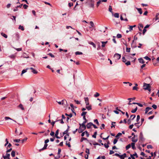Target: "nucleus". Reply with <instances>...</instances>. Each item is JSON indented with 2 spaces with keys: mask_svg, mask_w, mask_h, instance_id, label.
<instances>
[{
  "mask_svg": "<svg viewBox=\"0 0 159 159\" xmlns=\"http://www.w3.org/2000/svg\"><path fill=\"white\" fill-rule=\"evenodd\" d=\"M143 87H144V89L145 90H148L149 92L151 91V86H150V84L144 83Z\"/></svg>",
  "mask_w": 159,
  "mask_h": 159,
  "instance_id": "1",
  "label": "nucleus"
},
{
  "mask_svg": "<svg viewBox=\"0 0 159 159\" xmlns=\"http://www.w3.org/2000/svg\"><path fill=\"white\" fill-rule=\"evenodd\" d=\"M10 154L7 153L5 156H4L3 154L2 155V157L4 159H10Z\"/></svg>",
  "mask_w": 159,
  "mask_h": 159,
  "instance_id": "2",
  "label": "nucleus"
},
{
  "mask_svg": "<svg viewBox=\"0 0 159 159\" xmlns=\"http://www.w3.org/2000/svg\"><path fill=\"white\" fill-rule=\"evenodd\" d=\"M139 138L141 141H143L144 140V139L143 138V134L142 132H141L140 134Z\"/></svg>",
  "mask_w": 159,
  "mask_h": 159,
  "instance_id": "3",
  "label": "nucleus"
},
{
  "mask_svg": "<svg viewBox=\"0 0 159 159\" xmlns=\"http://www.w3.org/2000/svg\"><path fill=\"white\" fill-rule=\"evenodd\" d=\"M84 101L85 102V103L86 106L89 105V99L88 97L85 98H84Z\"/></svg>",
  "mask_w": 159,
  "mask_h": 159,
  "instance_id": "4",
  "label": "nucleus"
},
{
  "mask_svg": "<svg viewBox=\"0 0 159 159\" xmlns=\"http://www.w3.org/2000/svg\"><path fill=\"white\" fill-rule=\"evenodd\" d=\"M115 57L117 60L119 59L121 57V55L118 53H116L114 55Z\"/></svg>",
  "mask_w": 159,
  "mask_h": 159,
  "instance_id": "5",
  "label": "nucleus"
},
{
  "mask_svg": "<svg viewBox=\"0 0 159 159\" xmlns=\"http://www.w3.org/2000/svg\"><path fill=\"white\" fill-rule=\"evenodd\" d=\"M131 141L132 142H134V143H136L137 141L138 138H135V135H134V136L132 138Z\"/></svg>",
  "mask_w": 159,
  "mask_h": 159,
  "instance_id": "6",
  "label": "nucleus"
},
{
  "mask_svg": "<svg viewBox=\"0 0 159 159\" xmlns=\"http://www.w3.org/2000/svg\"><path fill=\"white\" fill-rule=\"evenodd\" d=\"M48 145V144H44V146L43 147V148H41V149H40L39 150V152H40L42 151H43V150H44V149H46L47 148V147Z\"/></svg>",
  "mask_w": 159,
  "mask_h": 159,
  "instance_id": "7",
  "label": "nucleus"
},
{
  "mask_svg": "<svg viewBox=\"0 0 159 159\" xmlns=\"http://www.w3.org/2000/svg\"><path fill=\"white\" fill-rule=\"evenodd\" d=\"M93 125V123L92 122H89L88 123L86 126L88 129H89L90 128L91 126Z\"/></svg>",
  "mask_w": 159,
  "mask_h": 159,
  "instance_id": "8",
  "label": "nucleus"
},
{
  "mask_svg": "<svg viewBox=\"0 0 159 159\" xmlns=\"http://www.w3.org/2000/svg\"><path fill=\"white\" fill-rule=\"evenodd\" d=\"M138 60H139V62L140 63H142V64H144L145 63V61H144V60L142 58H139L138 59Z\"/></svg>",
  "mask_w": 159,
  "mask_h": 159,
  "instance_id": "9",
  "label": "nucleus"
},
{
  "mask_svg": "<svg viewBox=\"0 0 159 159\" xmlns=\"http://www.w3.org/2000/svg\"><path fill=\"white\" fill-rule=\"evenodd\" d=\"M131 146L133 150H135L136 149V148L135 147V143L132 142L131 143Z\"/></svg>",
  "mask_w": 159,
  "mask_h": 159,
  "instance_id": "10",
  "label": "nucleus"
},
{
  "mask_svg": "<svg viewBox=\"0 0 159 159\" xmlns=\"http://www.w3.org/2000/svg\"><path fill=\"white\" fill-rule=\"evenodd\" d=\"M152 108L151 107H147L145 109V114H146L149 111V110L152 109Z\"/></svg>",
  "mask_w": 159,
  "mask_h": 159,
  "instance_id": "11",
  "label": "nucleus"
},
{
  "mask_svg": "<svg viewBox=\"0 0 159 159\" xmlns=\"http://www.w3.org/2000/svg\"><path fill=\"white\" fill-rule=\"evenodd\" d=\"M91 3L89 5V7L93 8L94 7V2H93L92 0H90Z\"/></svg>",
  "mask_w": 159,
  "mask_h": 159,
  "instance_id": "12",
  "label": "nucleus"
},
{
  "mask_svg": "<svg viewBox=\"0 0 159 159\" xmlns=\"http://www.w3.org/2000/svg\"><path fill=\"white\" fill-rule=\"evenodd\" d=\"M14 36L16 38L17 40H18L19 39V35L18 33H17L15 34Z\"/></svg>",
  "mask_w": 159,
  "mask_h": 159,
  "instance_id": "13",
  "label": "nucleus"
},
{
  "mask_svg": "<svg viewBox=\"0 0 159 159\" xmlns=\"http://www.w3.org/2000/svg\"><path fill=\"white\" fill-rule=\"evenodd\" d=\"M18 107L19 108H20L22 110H24V107H23V105L21 104H20L18 106Z\"/></svg>",
  "mask_w": 159,
  "mask_h": 159,
  "instance_id": "14",
  "label": "nucleus"
},
{
  "mask_svg": "<svg viewBox=\"0 0 159 159\" xmlns=\"http://www.w3.org/2000/svg\"><path fill=\"white\" fill-rule=\"evenodd\" d=\"M101 42L102 44V47H104L105 46V44L108 42L107 41L106 42L101 41Z\"/></svg>",
  "mask_w": 159,
  "mask_h": 159,
  "instance_id": "15",
  "label": "nucleus"
},
{
  "mask_svg": "<svg viewBox=\"0 0 159 159\" xmlns=\"http://www.w3.org/2000/svg\"><path fill=\"white\" fill-rule=\"evenodd\" d=\"M132 104H137L141 107H143V105L139 103L133 102L132 103Z\"/></svg>",
  "mask_w": 159,
  "mask_h": 159,
  "instance_id": "16",
  "label": "nucleus"
},
{
  "mask_svg": "<svg viewBox=\"0 0 159 159\" xmlns=\"http://www.w3.org/2000/svg\"><path fill=\"white\" fill-rule=\"evenodd\" d=\"M89 43L90 44L92 45L94 48H96V46L95 44L93 42L89 41Z\"/></svg>",
  "mask_w": 159,
  "mask_h": 159,
  "instance_id": "17",
  "label": "nucleus"
},
{
  "mask_svg": "<svg viewBox=\"0 0 159 159\" xmlns=\"http://www.w3.org/2000/svg\"><path fill=\"white\" fill-rule=\"evenodd\" d=\"M86 108L88 111H90L92 110V107L91 105H88L86 106Z\"/></svg>",
  "mask_w": 159,
  "mask_h": 159,
  "instance_id": "18",
  "label": "nucleus"
},
{
  "mask_svg": "<svg viewBox=\"0 0 159 159\" xmlns=\"http://www.w3.org/2000/svg\"><path fill=\"white\" fill-rule=\"evenodd\" d=\"M136 9H137L139 12L140 13V14H141L142 13V9L140 8H136Z\"/></svg>",
  "mask_w": 159,
  "mask_h": 159,
  "instance_id": "19",
  "label": "nucleus"
},
{
  "mask_svg": "<svg viewBox=\"0 0 159 159\" xmlns=\"http://www.w3.org/2000/svg\"><path fill=\"white\" fill-rule=\"evenodd\" d=\"M64 101H66V100H62L61 101L58 102H57L60 105H63L64 104Z\"/></svg>",
  "mask_w": 159,
  "mask_h": 159,
  "instance_id": "20",
  "label": "nucleus"
},
{
  "mask_svg": "<svg viewBox=\"0 0 159 159\" xmlns=\"http://www.w3.org/2000/svg\"><path fill=\"white\" fill-rule=\"evenodd\" d=\"M79 125H81V127L82 128H83L84 129H85L86 128V126L85 125V124L82 123L81 125L80 124H79Z\"/></svg>",
  "mask_w": 159,
  "mask_h": 159,
  "instance_id": "21",
  "label": "nucleus"
},
{
  "mask_svg": "<svg viewBox=\"0 0 159 159\" xmlns=\"http://www.w3.org/2000/svg\"><path fill=\"white\" fill-rule=\"evenodd\" d=\"M114 16L115 17L118 18L119 17V15L118 13H116L114 14Z\"/></svg>",
  "mask_w": 159,
  "mask_h": 159,
  "instance_id": "22",
  "label": "nucleus"
},
{
  "mask_svg": "<svg viewBox=\"0 0 159 159\" xmlns=\"http://www.w3.org/2000/svg\"><path fill=\"white\" fill-rule=\"evenodd\" d=\"M139 30L142 31V29L143 27V25L142 24L139 25Z\"/></svg>",
  "mask_w": 159,
  "mask_h": 159,
  "instance_id": "23",
  "label": "nucleus"
},
{
  "mask_svg": "<svg viewBox=\"0 0 159 159\" xmlns=\"http://www.w3.org/2000/svg\"><path fill=\"white\" fill-rule=\"evenodd\" d=\"M109 11L111 12L112 15H113V12L112 11V8L111 6H109Z\"/></svg>",
  "mask_w": 159,
  "mask_h": 159,
  "instance_id": "24",
  "label": "nucleus"
},
{
  "mask_svg": "<svg viewBox=\"0 0 159 159\" xmlns=\"http://www.w3.org/2000/svg\"><path fill=\"white\" fill-rule=\"evenodd\" d=\"M97 134V131H96L94 132V134L92 135V137L94 138H96V135Z\"/></svg>",
  "mask_w": 159,
  "mask_h": 159,
  "instance_id": "25",
  "label": "nucleus"
},
{
  "mask_svg": "<svg viewBox=\"0 0 159 159\" xmlns=\"http://www.w3.org/2000/svg\"><path fill=\"white\" fill-rule=\"evenodd\" d=\"M5 119L6 120H7L8 119H10V120H11L15 121V122H16V121L15 120L11 119V118L10 117H5Z\"/></svg>",
  "mask_w": 159,
  "mask_h": 159,
  "instance_id": "26",
  "label": "nucleus"
},
{
  "mask_svg": "<svg viewBox=\"0 0 159 159\" xmlns=\"http://www.w3.org/2000/svg\"><path fill=\"white\" fill-rule=\"evenodd\" d=\"M11 155L12 157H14L15 155V152L14 151H12L11 152Z\"/></svg>",
  "mask_w": 159,
  "mask_h": 159,
  "instance_id": "27",
  "label": "nucleus"
},
{
  "mask_svg": "<svg viewBox=\"0 0 159 159\" xmlns=\"http://www.w3.org/2000/svg\"><path fill=\"white\" fill-rule=\"evenodd\" d=\"M18 28L19 29L21 30L22 31H23L24 30V27L20 25L19 26Z\"/></svg>",
  "mask_w": 159,
  "mask_h": 159,
  "instance_id": "28",
  "label": "nucleus"
},
{
  "mask_svg": "<svg viewBox=\"0 0 159 159\" xmlns=\"http://www.w3.org/2000/svg\"><path fill=\"white\" fill-rule=\"evenodd\" d=\"M1 35L3 36V37H4V38H7V35L5 34L4 33H2V32L1 33Z\"/></svg>",
  "mask_w": 159,
  "mask_h": 159,
  "instance_id": "29",
  "label": "nucleus"
},
{
  "mask_svg": "<svg viewBox=\"0 0 159 159\" xmlns=\"http://www.w3.org/2000/svg\"><path fill=\"white\" fill-rule=\"evenodd\" d=\"M137 109H138L137 107H136L135 108V109H134V110H132L131 111V112L132 113H134L137 110Z\"/></svg>",
  "mask_w": 159,
  "mask_h": 159,
  "instance_id": "30",
  "label": "nucleus"
},
{
  "mask_svg": "<svg viewBox=\"0 0 159 159\" xmlns=\"http://www.w3.org/2000/svg\"><path fill=\"white\" fill-rule=\"evenodd\" d=\"M122 135V133H119L117 134L116 135V138H117V139H119V138L118 137L119 136H121Z\"/></svg>",
  "mask_w": 159,
  "mask_h": 159,
  "instance_id": "31",
  "label": "nucleus"
},
{
  "mask_svg": "<svg viewBox=\"0 0 159 159\" xmlns=\"http://www.w3.org/2000/svg\"><path fill=\"white\" fill-rule=\"evenodd\" d=\"M29 69V68H27L26 69L23 70H22V72H21V75H22L23 74H24L26 72V71H27V69Z\"/></svg>",
  "mask_w": 159,
  "mask_h": 159,
  "instance_id": "32",
  "label": "nucleus"
},
{
  "mask_svg": "<svg viewBox=\"0 0 159 159\" xmlns=\"http://www.w3.org/2000/svg\"><path fill=\"white\" fill-rule=\"evenodd\" d=\"M131 147V144H128L126 146L125 148L126 150H128L129 148Z\"/></svg>",
  "mask_w": 159,
  "mask_h": 159,
  "instance_id": "33",
  "label": "nucleus"
},
{
  "mask_svg": "<svg viewBox=\"0 0 159 159\" xmlns=\"http://www.w3.org/2000/svg\"><path fill=\"white\" fill-rule=\"evenodd\" d=\"M75 55H76L83 54L82 52H79V51H77V52H75Z\"/></svg>",
  "mask_w": 159,
  "mask_h": 159,
  "instance_id": "34",
  "label": "nucleus"
},
{
  "mask_svg": "<svg viewBox=\"0 0 159 159\" xmlns=\"http://www.w3.org/2000/svg\"><path fill=\"white\" fill-rule=\"evenodd\" d=\"M136 117V116L135 115H132L130 116V117L132 118L131 120H133Z\"/></svg>",
  "mask_w": 159,
  "mask_h": 159,
  "instance_id": "35",
  "label": "nucleus"
},
{
  "mask_svg": "<svg viewBox=\"0 0 159 159\" xmlns=\"http://www.w3.org/2000/svg\"><path fill=\"white\" fill-rule=\"evenodd\" d=\"M88 140V139L86 138H84V137H82L81 138V139L80 142H82L83 141V140Z\"/></svg>",
  "mask_w": 159,
  "mask_h": 159,
  "instance_id": "36",
  "label": "nucleus"
},
{
  "mask_svg": "<svg viewBox=\"0 0 159 159\" xmlns=\"http://www.w3.org/2000/svg\"><path fill=\"white\" fill-rule=\"evenodd\" d=\"M140 119V116L139 115H137V119H136V121L137 122H138L139 121Z\"/></svg>",
  "mask_w": 159,
  "mask_h": 159,
  "instance_id": "37",
  "label": "nucleus"
},
{
  "mask_svg": "<svg viewBox=\"0 0 159 159\" xmlns=\"http://www.w3.org/2000/svg\"><path fill=\"white\" fill-rule=\"evenodd\" d=\"M84 129H82L81 127L80 126L79 129V133H82L83 132Z\"/></svg>",
  "mask_w": 159,
  "mask_h": 159,
  "instance_id": "38",
  "label": "nucleus"
},
{
  "mask_svg": "<svg viewBox=\"0 0 159 159\" xmlns=\"http://www.w3.org/2000/svg\"><path fill=\"white\" fill-rule=\"evenodd\" d=\"M139 124V122H137V123H135L134 124V125L135 126H137V127L138 128H139L140 127V126H141L140 125H138V124Z\"/></svg>",
  "mask_w": 159,
  "mask_h": 159,
  "instance_id": "39",
  "label": "nucleus"
},
{
  "mask_svg": "<svg viewBox=\"0 0 159 159\" xmlns=\"http://www.w3.org/2000/svg\"><path fill=\"white\" fill-rule=\"evenodd\" d=\"M94 122L95 123H96V124H97L98 125H99V122H98V120H97V119H95V120H94Z\"/></svg>",
  "mask_w": 159,
  "mask_h": 159,
  "instance_id": "40",
  "label": "nucleus"
},
{
  "mask_svg": "<svg viewBox=\"0 0 159 159\" xmlns=\"http://www.w3.org/2000/svg\"><path fill=\"white\" fill-rule=\"evenodd\" d=\"M99 94L98 93L96 92L95 93V94L94 95V97L96 98L99 96Z\"/></svg>",
  "mask_w": 159,
  "mask_h": 159,
  "instance_id": "41",
  "label": "nucleus"
},
{
  "mask_svg": "<svg viewBox=\"0 0 159 159\" xmlns=\"http://www.w3.org/2000/svg\"><path fill=\"white\" fill-rule=\"evenodd\" d=\"M87 112L86 111H84L82 112V113L81 114V116H85V115L86 114Z\"/></svg>",
  "mask_w": 159,
  "mask_h": 159,
  "instance_id": "42",
  "label": "nucleus"
},
{
  "mask_svg": "<svg viewBox=\"0 0 159 159\" xmlns=\"http://www.w3.org/2000/svg\"><path fill=\"white\" fill-rule=\"evenodd\" d=\"M118 139H114V140H113V144H116V143L117 142V141H118Z\"/></svg>",
  "mask_w": 159,
  "mask_h": 159,
  "instance_id": "43",
  "label": "nucleus"
},
{
  "mask_svg": "<svg viewBox=\"0 0 159 159\" xmlns=\"http://www.w3.org/2000/svg\"><path fill=\"white\" fill-rule=\"evenodd\" d=\"M85 152L87 154L89 155V150L88 148H86Z\"/></svg>",
  "mask_w": 159,
  "mask_h": 159,
  "instance_id": "44",
  "label": "nucleus"
},
{
  "mask_svg": "<svg viewBox=\"0 0 159 159\" xmlns=\"http://www.w3.org/2000/svg\"><path fill=\"white\" fill-rule=\"evenodd\" d=\"M32 72L34 74H37L38 73V71L34 69L32 70Z\"/></svg>",
  "mask_w": 159,
  "mask_h": 159,
  "instance_id": "45",
  "label": "nucleus"
},
{
  "mask_svg": "<svg viewBox=\"0 0 159 159\" xmlns=\"http://www.w3.org/2000/svg\"><path fill=\"white\" fill-rule=\"evenodd\" d=\"M20 141V139H15L13 140V141L16 143H19Z\"/></svg>",
  "mask_w": 159,
  "mask_h": 159,
  "instance_id": "46",
  "label": "nucleus"
},
{
  "mask_svg": "<svg viewBox=\"0 0 159 159\" xmlns=\"http://www.w3.org/2000/svg\"><path fill=\"white\" fill-rule=\"evenodd\" d=\"M66 145L68 146V147L69 148L70 147H71V145H70V142H68V143L67 141H66Z\"/></svg>",
  "mask_w": 159,
  "mask_h": 159,
  "instance_id": "47",
  "label": "nucleus"
},
{
  "mask_svg": "<svg viewBox=\"0 0 159 159\" xmlns=\"http://www.w3.org/2000/svg\"><path fill=\"white\" fill-rule=\"evenodd\" d=\"M117 37L118 38H120L122 37V35L121 34H117Z\"/></svg>",
  "mask_w": 159,
  "mask_h": 159,
  "instance_id": "48",
  "label": "nucleus"
},
{
  "mask_svg": "<svg viewBox=\"0 0 159 159\" xmlns=\"http://www.w3.org/2000/svg\"><path fill=\"white\" fill-rule=\"evenodd\" d=\"M144 59H145L147 60H149V61H150L151 60V58H149L148 56H145V57H144Z\"/></svg>",
  "mask_w": 159,
  "mask_h": 159,
  "instance_id": "49",
  "label": "nucleus"
},
{
  "mask_svg": "<svg viewBox=\"0 0 159 159\" xmlns=\"http://www.w3.org/2000/svg\"><path fill=\"white\" fill-rule=\"evenodd\" d=\"M98 55L100 57H102L104 56V55L100 52H98Z\"/></svg>",
  "mask_w": 159,
  "mask_h": 159,
  "instance_id": "50",
  "label": "nucleus"
},
{
  "mask_svg": "<svg viewBox=\"0 0 159 159\" xmlns=\"http://www.w3.org/2000/svg\"><path fill=\"white\" fill-rule=\"evenodd\" d=\"M65 115L66 116H69L70 117V118L72 117V114L71 113H70L69 114H68L67 113H66Z\"/></svg>",
  "mask_w": 159,
  "mask_h": 159,
  "instance_id": "51",
  "label": "nucleus"
},
{
  "mask_svg": "<svg viewBox=\"0 0 159 159\" xmlns=\"http://www.w3.org/2000/svg\"><path fill=\"white\" fill-rule=\"evenodd\" d=\"M57 121H60L61 123L62 124H63L64 123V122L62 119L57 120Z\"/></svg>",
  "mask_w": 159,
  "mask_h": 159,
  "instance_id": "52",
  "label": "nucleus"
},
{
  "mask_svg": "<svg viewBox=\"0 0 159 159\" xmlns=\"http://www.w3.org/2000/svg\"><path fill=\"white\" fill-rule=\"evenodd\" d=\"M9 57L11 58L14 59L15 57V56L14 55H11Z\"/></svg>",
  "mask_w": 159,
  "mask_h": 159,
  "instance_id": "53",
  "label": "nucleus"
},
{
  "mask_svg": "<svg viewBox=\"0 0 159 159\" xmlns=\"http://www.w3.org/2000/svg\"><path fill=\"white\" fill-rule=\"evenodd\" d=\"M48 55H49L50 56L52 57H55V56H54V55H53V54H52V53H49L48 54Z\"/></svg>",
  "mask_w": 159,
  "mask_h": 159,
  "instance_id": "54",
  "label": "nucleus"
},
{
  "mask_svg": "<svg viewBox=\"0 0 159 159\" xmlns=\"http://www.w3.org/2000/svg\"><path fill=\"white\" fill-rule=\"evenodd\" d=\"M84 132H85V134H86V136L87 137H89V134L88 133V132H87V131L86 130L85 131H84Z\"/></svg>",
  "mask_w": 159,
  "mask_h": 159,
  "instance_id": "55",
  "label": "nucleus"
},
{
  "mask_svg": "<svg viewBox=\"0 0 159 159\" xmlns=\"http://www.w3.org/2000/svg\"><path fill=\"white\" fill-rule=\"evenodd\" d=\"M56 122H57V120H56L55 121H52V122L51 123V124L53 127L54 126L55 123Z\"/></svg>",
  "mask_w": 159,
  "mask_h": 159,
  "instance_id": "56",
  "label": "nucleus"
},
{
  "mask_svg": "<svg viewBox=\"0 0 159 159\" xmlns=\"http://www.w3.org/2000/svg\"><path fill=\"white\" fill-rule=\"evenodd\" d=\"M116 123L115 122H112L111 123V125H112L111 126V128H112L113 127H115V125H114V124H115Z\"/></svg>",
  "mask_w": 159,
  "mask_h": 159,
  "instance_id": "57",
  "label": "nucleus"
},
{
  "mask_svg": "<svg viewBox=\"0 0 159 159\" xmlns=\"http://www.w3.org/2000/svg\"><path fill=\"white\" fill-rule=\"evenodd\" d=\"M125 64L127 66L130 65L131 64L130 62L129 61H128L127 62L125 63Z\"/></svg>",
  "mask_w": 159,
  "mask_h": 159,
  "instance_id": "58",
  "label": "nucleus"
},
{
  "mask_svg": "<svg viewBox=\"0 0 159 159\" xmlns=\"http://www.w3.org/2000/svg\"><path fill=\"white\" fill-rule=\"evenodd\" d=\"M147 148L148 149H150V148L152 149V145H147Z\"/></svg>",
  "mask_w": 159,
  "mask_h": 159,
  "instance_id": "59",
  "label": "nucleus"
},
{
  "mask_svg": "<svg viewBox=\"0 0 159 159\" xmlns=\"http://www.w3.org/2000/svg\"><path fill=\"white\" fill-rule=\"evenodd\" d=\"M130 48H128L127 47L126 48V52H130Z\"/></svg>",
  "mask_w": 159,
  "mask_h": 159,
  "instance_id": "60",
  "label": "nucleus"
},
{
  "mask_svg": "<svg viewBox=\"0 0 159 159\" xmlns=\"http://www.w3.org/2000/svg\"><path fill=\"white\" fill-rule=\"evenodd\" d=\"M27 139V138H25L21 140L22 143H23L25 141H26Z\"/></svg>",
  "mask_w": 159,
  "mask_h": 159,
  "instance_id": "61",
  "label": "nucleus"
},
{
  "mask_svg": "<svg viewBox=\"0 0 159 159\" xmlns=\"http://www.w3.org/2000/svg\"><path fill=\"white\" fill-rule=\"evenodd\" d=\"M58 133H59V129H58L56 132L55 136H57V135H58Z\"/></svg>",
  "mask_w": 159,
  "mask_h": 159,
  "instance_id": "62",
  "label": "nucleus"
},
{
  "mask_svg": "<svg viewBox=\"0 0 159 159\" xmlns=\"http://www.w3.org/2000/svg\"><path fill=\"white\" fill-rule=\"evenodd\" d=\"M104 145L105 147L107 148L109 147V145H108V144H107L106 143H105L104 144Z\"/></svg>",
  "mask_w": 159,
  "mask_h": 159,
  "instance_id": "63",
  "label": "nucleus"
},
{
  "mask_svg": "<svg viewBox=\"0 0 159 159\" xmlns=\"http://www.w3.org/2000/svg\"><path fill=\"white\" fill-rule=\"evenodd\" d=\"M61 156L60 155H58L57 156L55 157V159H59L60 158Z\"/></svg>",
  "mask_w": 159,
  "mask_h": 159,
  "instance_id": "64",
  "label": "nucleus"
}]
</instances>
